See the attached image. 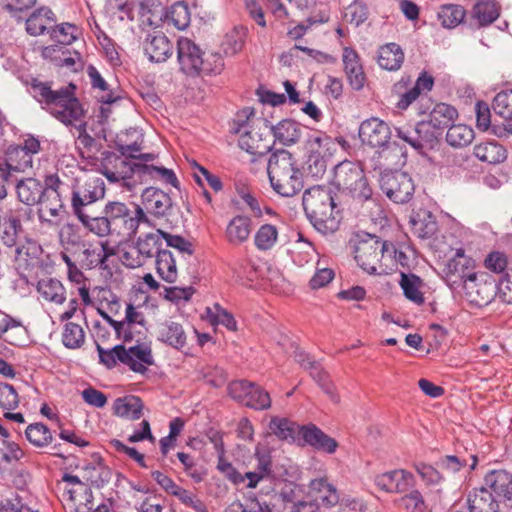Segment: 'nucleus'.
Returning <instances> with one entry per match:
<instances>
[{
    "mask_svg": "<svg viewBox=\"0 0 512 512\" xmlns=\"http://www.w3.org/2000/svg\"><path fill=\"white\" fill-rule=\"evenodd\" d=\"M29 86L32 97L56 120L65 126H74L78 136L88 134L87 122L84 121L87 111L76 97L74 83L54 89L52 81L32 78Z\"/></svg>",
    "mask_w": 512,
    "mask_h": 512,
    "instance_id": "f257e3e1",
    "label": "nucleus"
},
{
    "mask_svg": "<svg viewBox=\"0 0 512 512\" xmlns=\"http://www.w3.org/2000/svg\"><path fill=\"white\" fill-rule=\"evenodd\" d=\"M302 205L313 227L323 235H330L339 229L340 211L329 187L315 185L305 190Z\"/></svg>",
    "mask_w": 512,
    "mask_h": 512,
    "instance_id": "f03ea898",
    "label": "nucleus"
},
{
    "mask_svg": "<svg viewBox=\"0 0 512 512\" xmlns=\"http://www.w3.org/2000/svg\"><path fill=\"white\" fill-rule=\"evenodd\" d=\"M267 173L271 187L283 197H293L304 187L303 172L294 155L286 149L271 153Z\"/></svg>",
    "mask_w": 512,
    "mask_h": 512,
    "instance_id": "7ed1b4c3",
    "label": "nucleus"
},
{
    "mask_svg": "<svg viewBox=\"0 0 512 512\" xmlns=\"http://www.w3.org/2000/svg\"><path fill=\"white\" fill-rule=\"evenodd\" d=\"M134 207V211H131L123 202H107L102 209V217L96 222L97 236L113 234L131 236L136 233L140 223L151 225L144 210L138 205Z\"/></svg>",
    "mask_w": 512,
    "mask_h": 512,
    "instance_id": "20e7f679",
    "label": "nucleus"
},
{
    "mask_svg": "<svg viewBox=\"0 0 512 512\" xmlns=\"http://www.w3.org/2000/svg\"><path fill=\"white\" fill-rule=\"evenodd\" d=\"M330 183L339 192L358 203L373 200V188L364 169L358 163L349 160L338 163L334 167Z\"/></svg>",
    "mask_w": 512,
    "mask_h": 512,
    "instance_id": "39448f33",
    "label": "nucleus"
},
{
    "mask_svg": "<svg viewBox=\"0 0 512 512\" xmlns=\"http://www.w3.org/2000/svg\"><path fill=\"white\" fill-rule=\"evenodd\" d=\"M389 240H383L374 234H366L355 248V260L368 274H389L393 260L389 254Z\"/></svg>",
    "mask_w": 512,
    "mask_h": 512,
    "instance_id": "423d86ee",
    "label": "nucleus"
},
{
    "mask_svg": "<svg viewBox=\"0 0 512 512\" xmlns=\"http://www.w3.org/2000/svg\"><path fill=\"white\" fill-rule=\"evenodd\" d=\"M358 134L363 144L381 149L380 157L391 159L395 164L406 158V149L396 141H390L392 132L386 122L375 117L366 119L360 124Z\"/></svg>",
    "mask_w": 512,
    "mask_h": 512,
    "instance_id": "0eeeda50",
    "label": "nucleus"
},
{
    "mask_svg": "<svg viewBox=\"0 0 512 512\" xmlns=\"http://www.w3.org/2000/svg\"><path fill=\"white\" fill-rule=\"evenodd\" d=\"M100 363L111 369L116 366L117 361L127 365L133 372L144 374L147 366L154 364L150 346L138 344L128 349L124 345H116L112 349H104L96 343Z\"/></svg>",
    "mask_w": 512,
    "mask_h": 512,
    "instance_id": "6e6552de",
    "label": "nucleus"
},
{
    "mask_svg": "<svg viewBox=\"0 0 512 512\" xmlns=\"http://www.w3.org/2000/svg\"><path fill=\"white\" fill-rule=\"evenodd\" d=\"M204 52L192 40L186 37H180L177 41V60L180 70L188 76H199L201 74H216L221 70V59L216 55L210 57L214 62L213 65L209 58H204Z\"/></svg>",
    "mask_w": 512,
    "mask_h": 512,
    "instance_id": "1a4fd4ad",
    "label": "nucleus"
},
{
    "mask_svg": "<svg viewBox=\"0 0 512 512\" xmlns=\"http://www.w3.org/2000/svg\"><path fill=\"white\" fill-rule=\"evenodd\" d=\"M379 186L387 198L396 204L409 202L415 192V185L409 174L398 170L381 172Z\"/></svg>",
    "mask_w": 512,
    "mask_h": 512,
    "instance_id": "9d476101",
    "label": "nucleus"
},
{
    "mask_svg": "<svg viewBox=\"0 0 512 512\" xmlns=\"http://www.w3.org/2000/svg\"><path fill=\"white\" fill-rule=\"evenodd\" d=\"M233 133L239 135L238 145L242 150L255 156H264L272 150V143L260 129L249 126L248 121L237 124Z\"/></svg>",
    "mask_w": 512,
    "mask_h": 512,
    "instance_id": "9b49d317",
    "label": "nucleus"
},
{
    "mask_svg": "<svg viewBox=\"0 0 512 512\" xmlns=\"http://www.w3.org/2000/svg\"><path fill=\"white\" fill-rule=\"evenodd\" d=\"M426 114H428V119L421 120V122L428 125L427 129L432 133V136H435L436 144L439 142L444 131L448 129L459 116L454 106L443 102L432 104Z\"/></svg>",
    "mask_w": 512,
    "mask_h": 512,
    "instance_id": "f8f14e48",
    "label": "nucleus"
},
{
    "mask_svg": "<svg viewBox=\"0 0 512 512\" xmlns=\"http://www.w3.org/2000/svg\"><path fill=\"white\" fill-rule=\"evenodd\" d=\"M33 158L20 148V145H10L6 150L4 162L0 163V178L9 184L13 182L14 172H23L31 168Z\"/></svg>",
    "mask_w": 512,
    "mask_h": 512,
    "instance_id": "ddd939ff",
    "label": "nucleus"
},
{
    "mask_svg": "<svg viewBox=\"0 0 512 512\" xmlns=\"http://www.w3.org/2000/svg\"><path fill=\"white\" fill-rule=\"evenodd\" d=\"M428 125L418 121L414 127L402 126L395 128L397 137L417 151L432 149L436 146V138L427 129Z\"/></svg>",
    "mask_w": 512,
    "mask_h": 512,
    "instance_id": "4468645a",
    "label": "nucleus"
},
{
    "mask_svg": "<svg viewBox=\"0 0 512 512\" xmlns=\"http://www.w3.org/2000/svg\"><path fill=\"white\" fill-rule=\"evenodd\" d=\"M414 476L404 469H395L375 476L374 483L387 493H404L414 484Z\"/></svg>",
    "mask_w": 512,
    "mask_h": 512,
    "instance_id": "2eb2a0df",
    "label": "nucleus"
},
{
    "mask_svg": "<svg viewBox=\"0 0 512 512\" xmlns=\"http://www.w3.org/2000/svg\"><path fill=\"white\" fill-rule=\"evenodd\" d=\"M409 82V77H402L401 80L394 85L395 91L399 94L396 107L400 110H406L411 104L418 101L417 114L425 115L432 105V100L426 95H422L414 85L408 88L407 85Z\"/></svg>",
    "mask_w": 512,
    "mask_h": 512,
    "instance_id": "dca6fc26",
    "label": "nucleus"
},
{
    "mask_svg": "<svg viewBox=\"0 0 512 512\" xmlns=\"http://www.w3.org/2000/svg\"><path fill=\"white\" fill-rule=\"evenodd\" d=\"M145 55L151 62L163 63L173 54V44L160 31L149 33L143 43Z\"/></svg>",
    "mask_w": 512,
    "mask_h": 512,
    "instance_id": "f3484780",
    "label": "nucleus"
},
{
    "mask_svg": "<svg viewBox=\"0 0 512 512\" xmlns=\"http://www.w3.org/2000/svg\"><path fill=\"white\" fill-rule=\"evenodd\" d=\"M342 61L350 87L355 91L362 90L367 78L358 53L351 47H345Z\"/></svg>",
    "mask_w": 512,
    "mask_h": 512,
    "instance_id": "a211bd4d",
    "label": "nucleus"
},
{
    "mask_svg": "<svg viewBox=\"0 0 512 512\" xmlns=\"http://www.w3.org/2000/svg\"><path fill=\"white\" fill-rule=\"evenodd\" d=\"M156 338L161 343L179 351L187 344V334L183 325L170 319L157 325Z\"/></svg>",
    "mask_w": 512,
    "mask_h": 512,
    "instance_id": "6ab92c4d",
    "label": "nucleus"
},
{
    "mask_svg": "<svg viewBox=\"0 0 512 512\" xmlns=\"http://www.w3.org/2000/svg\"><path fill=\"white\" fill-rule=\"evenodd\" d=\"M105 196V183L102 178L94 177L88 179L82 186L73 188L71 192V203L76 209L84 202L97 203Z\"/></svg>",
    "mask_w": 512,
    "mask_h": 512,
    "instance_id": "aec40b11",
    "label": "nucleus"
},
{
    "mask_svg": "<svg viewBox=\"0 0 512 512\" xmlns=\"http://www.w3.org/2000/svg\"><path fill=\"white\" fill-rule=\"evenodd\" d=\"M300 436L306 444L321 452L333 454L338 447V442L334 438L314 424L303 425L300 429Z\"/></svg>",
    "mask_w": 512,
    "mask_h": 512,
    "instance_id": "412c9836",
    "label": "nucleus"
},
{
    "mask_svg": "<svg viewBox=\"0 0 512 512\" xmlns=\"http://www.w3.org/2000/svg\"><path fill=\"white\" fill-rule=\"evenodd\" d=\"M141 197L147 212L157 218L165 216L173 205L169 194L155 187L146 188Z\"/></svg>",
    "mask_w": 512,
    "mask_h": 512,
    "instance_id": "4be33fe9",
    "label": "nucleus"
},
{
    "mask_svg": "<svg viewBox=\"0 0 512 512\" xmlns=\"http://www.w3.org/2000/svg\"><path fill=\"white\" fill-rule=\"evenodd\" d=\"M483 265L488 271L500 275L499 284L496 285V288H500L504 283H506L505 288H511L512 277L509 274L512 272V267H508L509 260L505 252L499 250L490 251L485 256Z\"/></svg>",
    "mask_w": 512,
    "mask_h": 512,
    "instance_id": "5701e85b",
    "label": "nucleus"
},
{
    "mask_svg": "<svg viewBox=\"0 0 512 512\" xmlns=\"http://www.w3.org/2000/svg\"><path fill=\"white\" fill-rule=\"evenodd\" d=\"M485 487L500 500H512V475L505 470L490 471L484 478Z\"/></svg>",
    "mask_w": 512,
    "mask_h": 512,
    "instance_id": "b1692460",
    "label": "nucleus"
},
{
    "mask_svg": "<svg viewBox=\"0 0 512 512\" xmlns=\"http://www.w3.org/2000/svg\"><path fill=\"white\" fill-rule=\"evenodd\" d=\"M310 494L317 505L333 507L338 504L340 496L336 487L327 478L313 479L309 485Z\"/></svg>",
    "mask_w": 512,
    "mask_h": 512,
    "instance_id": "393cba45",
    "label": "nucleus"
},
{
    "mask_svg": "<svg viewBox=\"0 0 512 512\" xmlns=\"http://www.w3.org/2000/svg\"><path fill=\"white\" fill-rule=\"evenodd\" d=\"M501 6L496 0H476L470 17L476 21L477 28L487 27L494 23L500 16Z\"/></svg>",
    "mask_w": 512,
    "mask_h": 512,
    "instance_id": "a878e982",
    "label": "nucleus"
},
{
    "mask_svg": "<svg viewBox=\"0 0 512 512\" xmlns=\"http://www.w3.org/2000/svg\"><path fill=\"white\" fill-rule=\"evenodd\" d=\"M9 184L15 185L17 197L22 203L28 206H33L41 201V197L44 193L41 181L35 178H25L20 180L14 178L13 182H10Z\"/></svg>",
    "mask_w": 512,
    "mask_h": 512,
    "instance_id": "bb28decb",
    "label": "nucleus"
},
{
    "mask_svg": "<svg viewBox=\"0 0 512 512\" xmlns=\"http://www.w3.org/2000/svg\"><path fill=\"white\" fill-rule=\"evenodd\" d=\"M275 141L283 146H292L299 142L302 136V125L297 121L286 118L271 126Z\"/></svg>",
    "mask_w": 512,
    "mask_h": 512,
    "instance_id": "cd10ccee",
    "label": "nucleus"
},
{
    "mask_svg": "<svg viewBox=\"0 0 512 512\" xmlns=\"http://www.w3.org/2000/svg\"><path fill=\"white\" fill-rule=\"evenodd\" d=\"M455 301L468 308H482L497 298L496 290H452Z\"/></svg>",
    "mask_w": 512,
    "mask_h": 512,
    "instance_id": "c85d7f7f",
    "label": "nucleus"
},
{
    "mask_svg": "<svg viewBox=\"0 0 512 512\" xmlns=\"http://www.w3.org/2000/svg\"><path fill=\"white\" fill-rule=\"evenodd\" d=\"M251 231L252 219L246 215H236L229 221L225 236L230 244L238 246L249 239Z\"/></svg>",
    "mask_w": 512,
    "mask_h": 512,
    "instance_id": "c756f323",
    "label": "nucleus"
},
{
    "mask_svg": "<svg viewBox=\"0 0 512 512\" xmlns=\"http://www.w3.org/2000/svg\"><path fill=\"white\" fill-rule=\"evenodd\" d=\"M499 501L486 487L474 489L467 497L470 512H497Z\"/></svg>",
    "mask_w": 512,
    "mask_h": 512,
    "instance_id": "7c9ffc66",
    "label": "nucleus"
},
{
    "mask_svg": "<svg viewBox=\"0 0 512 512\" xmlns=\"http://www.w3.org/2000/svg\"><path fill=\"white\" fill-rule=\"evenodd\" d=\"M389 254L393 260L390 272L398 270H412L416 265V252L406 243H394L390 241Z\"/></svg>",
    "mask_w": 512,
    "mask_h": 512,
    "instance_id": "2f4dec72",
    "label": "nucleus"
},
{
    "mask_svg": "<svg viewBox=\"0 0 512 512\" xmlns=\"http://www.w3.org/2000/svg\"><path fill=\"white\" fill-rule=\"evenodd\" d=\"M458 262L456 259H452L447 264V273H446V282L453 288V285L457 284V279L460 280L461 283L465 284L467 281L473 282L476 285L481 284L482 282L487 284L488 279H492V277L487 272H472L465 273L464 265H462L461 270L458 269Z\"/></svg>",
    "mask_w": 512,
    "mask_h": 512,
    "instance_id": "473e14b6",
    "label": "nucleus"
},
{
    "mask_svg": "<svg viewBox=\"0 0 512 512\" xmlns=\"http://www.w3.org/2000/svg\"><path fill=\"white\" fill-rule=\"evenodd\" d=\"M410 224L414 234L422 239L432 237L437 231L435 216L426 209L413 212L410 217Z\"/></svg>",
    "mask_w": 512,
    "mask_h": 512,
    "instance_id": "72a5a7b5",
    "label": "nucleus"
},
{
    "mask_svg": "<svg viewBox=\"0 0 512 512\" xmlns=\"http://www.w3.org/2000/svg\"><path fill=\"white\" fill-rule=\"evenodd\" d=\"M474 155L489 164L502 163L507 159V150L495 141L481 142L474 146Z\"/></svg>",
    "mask_w": 512,
    "mask_h": 512,
    "instance_id": "f704fd0d",
    "label": "nucleus"
},
{
    "mask_svg": "<svg viewBox=\"0 0 512 512\" xmlns=\"http://www.w3.org/2000/svg\"><path fill=\"white\" fill-rule=\"evenodd\" d=\"M404 61V52L396 43H387L380 47L378 53V64L388 71L400 69Z\"/></svg>",
    "mask_w": 512,
    "mask_h": 512,
    "instance_id": "c9c22d12",
    "label": "nucleus"
},
{
    "mask_svg": "<svg viewBox=\"0 0 512 512\" xmlns=\"http://www.w3.org/2000/svg\"><path fill=\"white\" fill-rule=\"evenodd\" d=\"M143 402L138 396L127 395L113 403L114 414L119 417L137 420L142 416Z\"/></svg>",
    "mask_w": 512,
    "mask_h": 512,
    "instance_id": "e433bc0d",
    "label": "nucleus"
},
{
    "mask_svg": "<svg viewBox=\"0 0 512 512\" xmlns=\"http://www.w3.org/2000/svg\"><path fill=\"white\" fill-rule=\"evenodd\" d=\"M297 423L289 420L288 418L272 417L268 428L269 431L281 440L294 441L297 435H300V429Z\"/></svg>",
    "mask_w": 512,
    "mask_h": 512,
    "instance_id": "4c0bfd02",
    "label": "nucleus"
},
{
    "mask_svg": "<svg viewBox=\"0 0 512 512\" xmlns=\"http://www.w3.org/2000/svg\"><path fill=\"white\" fill-rule=\"evenodd\" d=\"M42 252V247L36 241L26 240L16 248L15 259L20 266L24 264L26 267H34L39 263Z\"/></svg>",
    "mask_w": 512,
    "mask_h": 512,
    "instance_id": "58836bf2",
    "label": "nucleus"
},
{
    "mask_svg": "<svg viewBox=\"0 0 512 512\" xmlns=\"http://www.w3.org/2000/svg\"><path fill=\"white\" fill-rule=\"evenodd\" d=\"M437 16L443 27L452 29L463 23L466 10L459 4H444L440 6Z\"/></svg>",
    "mask_w": 512,
    "mask_h": 512,
    "instance_id": "ea45409f",
    "label": "nucleus"
},
{
    "mask_svg": "<svg viewBox=\"0 0 512 512\" xmlns=\"http://www.w3.org/2000/svg\"><path fill=\"white\" fill-rule=\"evenodd\" d=\"M156 271L159 277L167 283H174L177 278L175 259L171 251L164 249L156 257Z\"/></svg>",
    "mask_w": 512,
    "mask_h": 512,
    "instance_id": "a19ab883",
    "label": "nucleus"
},
{
    "mask_svg": "<svg viewBox=\"0 0 512 512\" xmlns=\"http://www.w3.org/2000/svg\"><path fill=\"white\" fill-rule=\"evenodd\" d=\"M136 245L144 261L157 257L164 250L162 237L158 230L156 233H148L144 237H139Z\"/></svg>",
    "mask_w": 512,
    "mask_h": 512,
    "instance_id": "79ce46f5",
    "label": "nucleus"
},
{
    "mask_svg": "<svg viewBox=\"0 0 512 512\" xmlns=\"http://www.w3.org/2000/svg\"><path fill=\"white\" fill-rule=\"evenodd\" d=\"M95 204L96 203L84 202L82 206H79L76 209L75 204L71 203V209L73 215L82 223V225L90 232L97 235L95 226L97 225L96 222L100 220L102 215H99L95 208Z\"/></svg>",
    "mask_w": 512,
    "mask_h": 512,
    "instance_id": "37998d69",
    "label": "nucleus"
},
{
    "mask_svg": "<svg viewBox=\"0 0 512 512\" xmlns=\"http://www.w3.org/2000/svg\"><path fill=\"white\" fill-rule=\"evenodd\" d=\"M474 138V131L471 127L464 124H452L446 133V142L448 145L460 148L469 145Z\"/></svg>",
    "mask_w": 512,
    "mask_h": 512,
    "instance_id": "c03bdc74",
    "label": "nucleus"
},
{
    "mask_svg": "<svg viewBox=\"0 0 512 512\" xmlns=\"http://www.w3.org/2000/svg\"><path fill=\"white\" fill-rule=\"evenodd\" d=\"M62 344L67 349H80L85 343V331L83 327L74 322H66L62 331Z\"/></svg>",
    "mask_w": 512,
    "mask_h": 512,
    "instance_id": "a18cd8bd",
    "label": "nucleus"
},
{
    "mask_svg": "<svg viewBox=\"0 0 512 512\" xmlns=\"http://www.w3.org/2000/svg\"><path fill=\"white\" fill-rule=\"evenodd\" d=\"M25 435L26 439L38 448L48 446L53 440L51 430L43 423H33L28 425L25 430Z\"/></svg>",
    "mask_w": 512,
    "mask_h": 512,
    "instance_id": "49530a36",
    "label": "nucleus"
},
{
    "mask_svg": "<svg viewBox=\"0 0 512 512\" xmlns=\"http://www.w3.org/2000/svg\"><path fill=\"white\" fill-rule=\"evenodd\" d=\"M278 231L272 224L262 225L255 234L254 243L258 250H270L277 242Z\"/></svg>",
    "mask_w": 512,
    "mask_h": 512,
    "instance_id": "de8ad7c7",
    "label": "nucleus"
},
{
    "mask_svg": "<svg viewBox=\"0 0 512 512\" xmlns=\"http://www.w3.org/2000/svg\"><path fill=\"white\" fill-rule=\"evenodd\" d=\"M38 204L40 205L38 214L41 221L44 220V210H47L51 217H57L60 209L63 208L60 193L54 191H44L41 201H39Z\"/></svg>",
    "mask_w": 512,
    "mask_h": 512,
    "instance_id": "09e8293b",
    "label": "nucleus"
},
{
    "mask_svg": "<svg viewBox=\"0 0 512 512\" xmlns=\"http://www.w3.org/2000/svg\"><path fill=\"white\" fill-rule=\"evenodd\" d=\"M471 464L464 458H460L456 455H446L441 457L437 462V465L442 469L450 473L459 472L463 467L469 465L470 470H474L477 466L478 459L476 455H471Z\"/></svg>",
    "mask_w": 512,
    "mask_h": 512,
    "instance_id": "8fccbe9b",
    "label": "nucleus"
},
{
    "mask_svg": "<svg viewBox=\"0 0 512 512\" xmlns=\"http://www.w3.org/2000/svg\"><path fill=\"white\" fill-rule=\"evenodd\" d=\"M243 405L255 410H265L271 406V398L266 390L254 383L253 389L249 392V396L245 398Z\"/></svg>",
    "mask_w": 512,
    "mask_h": 512,
    "instance_id": "3c124183",
    "label": "nucleus"
},
{
    "mask_svg": "<svg viewBox=\"0 0 512 512\" xmlns=\"http://www.w3.org/2000/svg\"><path fill=\"white\" fill-rule=\"evenodd\" d=\"M87 74L90 78V82L93 88H98L104 92H107V94L102 96L101 98L102 103L112 104L119 99V97L114 96L113 92L109 90L108 83L101 76V74L95 66L89 65L87 67Z\"/></svg>",
    "mask_w": 512,
    "mask_h": 512,
    "instance_id": "603ef678",
    "label": "nucleus"
},
{
    "mask_svg": "<svg viewBox=\"0 0 512 512\" xmlns=\"http://www.w3.org/2000/svg\"><path fill=\"white\" fill-rule=\"evenodd\" d=\"M398 504L407 512H424L427 509L422 493L414 489L399 498Z\"/></svg>",
    "mask_w": 512,
    "mask_h": 512,
    "instance_id": "864d4df0",
    "label": "nucleus"
},
{
    "mask_svg": "<svg viewBox=\"0 0 512 512\" xmlns=\"http://www.w3.org/2000/svg\"><path fill=\"white\" fill-rule=\"evenodd\" d=\"M60 243L65 251L70 252L73 258L84 247L80 236L71 227H67L60 232Z\"/></svg>",
    "mask_w": 512,
    "mask_h": 512,
    "instance_id": "5fc2aeb1",
    "label": "nucleus"
},
{
    "mask_svg": "<svg viewBox=\"0 0 512 512\" xmlns=\"http://www.w3.org/2000/svg\"><path fill=\"white\" fill-rule=\"evenodd\" d=\"M170 18L174 26L184 30L190 23V11L185 1H178L171 6Z\"/></svg>",
    "mask_w": 512,
    "mask_h": 512,
    "instance_id": "6e6d98bb",
    "label": "nucleus"
},
{
    "mask_svg": "<svg viewBox=\"0 0 512 512\" xmlns=\"http://www.w3.org/2000/svg\"><path fill=\"white\" fill-rule=\"evenodd\" d=\"M245 32L243 28L235 27L226 34L223 42L224 52L227 55H234L242 50L245 43Z\"/></svg>",
    "mask_w": 512,
    "mask_h": 512,
    "instance_id": "4d7b16f0",
    "label": "nucleus"
},
{
    "mask_svg": "<svg viewBox=\"0 0 512 512\" xmlns=\"http://www.w3.org/2000/svg\"><path fill=\"white\" fill-rule=\"evenodd\" d=\"M493 110L501 117L512 116V89L500 91L496 94L492 104Z\"/></svg>",
    "mask_w": 512,
    "mask_h": 512,
    "instance_id": "13d9d810",
    "label": "nucleus"
},
{
    "mask_svg": "<svg viewBox=\"0 0 512 512\" xmlns=\"http://www.w3.org/2000/svg\"><path fill=\"white\" fill-rule=\"evenodd\" d=\"M19 396L15 388L8 383L0 382V407L11 411L18 407Z\"/></svg>",
    "mask_w": 512,
    "mask_h": 512,
    "instance_id": "bf43d9fd",
    "label": "nucleus"
},
{
    "mask_svg": "<svg viewBox=\"0 0 512 512\" xmlns=\"http://www.w3.org/2000/svg\"><path fill=\"white\" fill-rule=\"evenodd\" d=\"M158 233L161 235L162 239L165 240L167 247L175 248L179 252L186 253L188 255H192L194 253L192 243L184 237L170 234L161 229H158Z\"/></svg>",
    "mask_w": 512,
    "mask_h": 512,
    "instance_id": "052dcab7",
    "label": "nucleus"
},
{
    "mask_svg": "<svg viewBox=\"0 0 512 512\" xmlns=\"http://www.w3.org/2000/svg\"><path fill=\"white\" fill-rule=\"evenodd\" d=\"M119 258L125 266L130 268L140 267L144 264V260L136 244L127 245L119 250Z\"/></svg>",
    "mask_w": 512,
    "mask_h": 512,
    "instance_id": "680f3d73",
    "label": "nucleus"
},
{
    "mask_svg": "<svg viewBox=\"0 0 512 512\" xmlns=\"http://www.w3.org/2000/svg\"><path fill=\"white\" fill-rule=\"evenodd\" d=\"M307 172L314 178H320L327 169V161L319 152H311L306 161Z\"/></svg>",
    "mask_w": 512,
    "mask_h": 512,
    "instance_id": "e2e57ef3",
    "label": "nucleus"
},
{
    "mask_svg": "<svg viewBox=\"0 0 512 512\" xmlns=\"http://www.w3.org/2000/svg\"><path fill=\"white\" fill-rule=\"evenodd\" d=\"M413 467L427 485H435L443 480L441 473L429 464L418 462Z\"/></svg>",
    "mask_w": 512,
    "mask_h": 512,
    "instance_id": "0e129e2a",
    "label": "nucleus"
},
{
    "mask_svg": "<svg viewBox=\"0 0 512 512\" xmlns=\"http://www.w3.org/2000/svg\"><path fill=\"white\" fill-rule=\"evenodd\" d=\"M253 382L248 380H235L228 385V394L237 402L243 404L249 392L253 389Z\"/></svg>",
    "mask_w": 512,
    "mask_h": 512,
    "instance_id": "69168bd1",
    "label": "nucleus"
},
{
    "mask_svg": "<svg viewBox=\"0 0 512 512\" xmlns=\"http://www.w3.org/2000/svg\"><path fill=\"white\" fill-rule=\"evenodd\" d=\"M3 443L7 451L0 449V470L9 465L12 461L20 460L24 455V452L17 443L7 440H4Z\"/></svg>",
    "mask_w": 512,
    "mask_h": 512,
    "instance_id": "338daca9",
    "label": "nucleus"
},
{
    "mask_svg": "<svg viewBox=\"0 0 512 512\" xmlns=\"http://www.w3.org/2000/svg\"><path fill=\"white\" fill-rule=\"evenodd\" d=\"M78 149L83 158H95L100 151L101 145L98 144L91 135L85 134L77 138Z\"/></svg>",
    "mask_w": 512,
    "mask_h": 512,
    "instance_id": "774afa93",
    "label": "nucleus"
}]
</instances>
